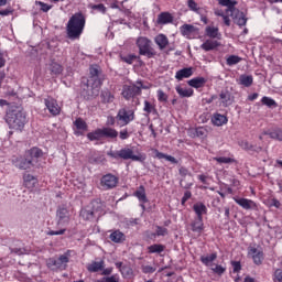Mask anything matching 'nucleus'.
<instances>
[{"label": "nucleus", "mask_w": 282, "mask_h": 282, "mask_svg": "<svg viewBox=\"0 0 282 282\" xmlns=\"http://www.w3.org/2000/svg\"><path fill=\"white\" fill-rule=\"evenodd\" d=\"M273 282H282V269H276L273 273Z\"/></svg>", "instance_id": "56"}, {"label": "nucleus", "mask_w": 282, "mask_h": 282, "mask_svg": "<svg viewBox=\"0 0 282 282\" xmlns=\"http://www.w3.org/2000/svg\"><path fill=\"white\" fill-rule=\"evenodd\" d=\"M130 135H131V133H129V130H127V129H123L119 132L120 140H129Z\"/></svg>", "instance_id": "59"}, {"label": "nucleus", "mask_w": 282, "mask_h": 282, "mask_svg": "<svg viewBox=\"0 0 282 282\" xmlns=\"http://www.w3.org/2000/svg\"><path fill=\"white\" fill-rule=\"evenodd\" d=\"M238 206H241L245 210H254L257 203L248 198H234Z\"/></svg>", "instance_id": "19"}, {"label": "nucleus", "mask_w": 282, "mask_h": 282, "mask_svg": "<svg viewBox=\"0 0 282 282\" xmlns=\"http://www.w3.org/2000/svg\"><path fill=\"white\" fill-rule=\"evenodd\" d=\"M178 174L181 175V177H183L180 182V185L182 186V188H185V189L191 188V186H193V182H186V177L192 178L193 174L188 171V169L184 166L180 167Z\"/></svg>", "instance_id": "18"}, {"label": "nucleus", "mask_w": 282, "mask_h": 282, "mask_svg": "<svg viewBox=\"0 0 282 282\" xmlns=\"http://www.w3.org/2000/svg\"><path fill=\"white\" fill-rule=\"evenodd\" d=\"M67 263H69V256H67V253L57 258H51L47 261V265L52 270H67Z\"/></svg>", "instance_id": "10"}, {"label": "nucleus", "mask_w": 282, "mask_h": 282, "mask_svg": "<svg viewBox=\"0 0 282 282\" xmlns=\"http://www.w3.org/2000/svg\"><path fill=\"white\" fill-rule=\"evenodd\" d=\"M252 83H254L252 75L243 74L238 79V85H242V87H252Z\"/></svg>", "instance_id": "30"}, {"label": "nucleus", "mask_w": 282, "mask_h": 282, "mask_svg": "<svg viewBox=\"0 0 282 282\" xmlns=\"http://www.w3.org/2000/svg\"><path fill=\"white\" fill-rule=\"evenodd\" d=\"M108 155L109 158H112V160H132V162H144L147 160V154H133V150L131 148L110 151L108 152Z\"/></svg>", "instance_id": "5"}, {"label": "nucleus", "mask_w": 282, "mask_h": 282, "mask_svg": "<svg viewBox=\"0 0 282 282\" xmlns=\"http://www.w3.org/2000/svg\"><path fill=\"white\" fill-rule=\"evenodd\" d=\"M218 3L219 6L227 8L226 14H230L236 25L241 28L248 23V18H246V14L235 7L238 3L236 0H218Z\"/></svg>", "instance_id": "3"}, {"label": "nucleus", "mask_w": 282, "mask_h": 282, "mask_svg": "<svg viewBox=\"0 0 282 282\" xmlns=\"http://www.w3.org/2000/svg\"><path fill=\"white\" fill-rule=\"evenodd\" d=\"M248 257L252 258V261L256 265H261L263 263L264 254L262 249L249 247Z\"/></svg>", "instance_id": "13"}, {"label": "nucleus", "mask_w": 282, "mask_h": 282, "mask_svg": "<svg viewBox=\"0 0 282 282\" xmlns=\"http://www.w3.org/2000/svg\"><path fill=\"white\" fill-rule=\"evenodd\" d=\"M142 272H143V274H153V272H155V268H153L151 265H143Z\"/></svg>", "instance_id": "60"}, {"label": "nucleus", "mask_w": 282, "mask_h": 282, "mask_svg": "<svg viewBox=\"0 0 282 282\" xmlns=\"http://www.w3.org/2000/svg\"><path fill=\"white\" fill-rule=\"evenodd\" d=\"M51 72L55 75L58 76V74H63V66L56 62H53L51 64Z\"/></svg>", "instance_id": "45"}, {"label": "nucleus", "mask_w": 282, "mask_h": 282, "mask_svg": "<svg viewBox=\"0 0 282 282\" xmlns=\"http://www.w3.org/2000/svg\"><path fill=\"white\" fill-rule=\"evenodd\" d=\"M164 245H152L148 248L150 254H160L161 252H164Z\"/></svg>", "instance_id": "42"}, {"label": "nucleus", "mask_w": 282, "mask_h": 282, "mask_svg": "<svg viewBox=\"0 0 282 282\" xmlns=\"http://www.w3.org/2000/svg\"><path fill=\"white\" fill-rule=\"evenodd\" d=\"M239 147L243 149V151H253L256 153H261L263 151V148L252 145L250 142L242 140L238 142Z\"/></svg>", "instance_id": "23"}, {"label": "nucleus", "mask_w": 282, "mask_h": 282, "mask_svg": "<svg viewBox=\"0 0 282 282\" xmlns=\"http://www.w3.org/2000/svg\"><path fill=\"white\" fill-rule=\"evenodd\" d=\"M88 140H90L91 142H94V140H100V138H102V130L101 129H97L94 132H89L87 134Z\"/></svg>", "instance_id": "44"}, {"label": "nucleus", "mask_w": 282, "mask_h": 282, "mask_svg": "<svg viewBox=\"0 0 282 282\" xmlns=\"http://www.w3.org/2000/svg\"><path fill=\"white\" fill-rule=\"evenodd\" d=\"M43 158V150L39 148H32L24 152L23 155L11 158V164L20 171H31V169H39L41 159Z\"/></svg>", "instance_id": "1"}, {"label": "nucleus", "mask_w": 282, "mask_h": 282, "mask_svg": "<svg viewBox=\"0 0 282 282\" xmlns=\"http://www.w3.org/2000/svg\"><path fill=\"white\" fill-rule=\"evenodd\" d=\"M35 3L36 6H40V10H42V12H50V10H52V6L45 2L36 1Z\"/></svg>", "instance_id": "53"}, {"label": "nucleus", "mask_w": 282, "mask_h": 282, "mask_svg": "<svg viewBox=\"0 0 282 282\" xmlns=\"http://www.w3.org/2000/svg\"><path fill=\"white\" fill-rule=\"evenodd\" d=\"M189 87H194V89H202L204 85H206V78L204 77H194L187 82Z\"/></svg>", "instance_id": "27"}, {"label": "nucleus", "mask_w": 282, "mask_h": 282, "mask_svg": "<svg viewBox=\"0 0 282 282\" xmlns=\"http://www.w3.org/2000/svg\"><path fill=\"white\" fill-rule=\"evenodd\" d=\"M74 127H76L77 130H75V135H83L85 131H87V122L83 120V118H77L74 121Z\"/></svg>", "instance_id": "21"}, {"label": "nucleus", "mask_w": 282, "mask_h": 282, "mask_svg": "<svg viewBox=\"0 0 282 282\" xmlns=\"http://www.w3.org/2000/svg\"><path fill=\"white\" fill-rule=\"evenodd\" d=\"M175 90L181 98H191L195 94L193 88H182V86H176Z\"/></svg>", "instance_id": "34"}, {"label": "nucleus", "mask_w": 282, "mask_h": 282, "mask_svg": "<svg viewBox=\"0 0 282 282\" xmlns=\"http://www.w3.org/2000/svg\"><path fill=\"white\" fill-rule=\"evenodd\" d=\"M191 197H193V193H191V191H186L184 193V196L181 199L182 206H184V204H186V202H188V199H191Z\"/></svg>", "instance_id": "57"}, {"label": "nucleus", "mask_w": 282, "mask_h": 282, "mask_svg": "<svg viewBox=\"0 0 282 282\" xmlns=\"http://www.w3.org/2000/svg\"><path fill=\"white\" fill-rule=\"evenodd\" d=\"M261 102L262 105H264L265 107H269L270 109L278 107L276 101L270 97H265V96L262 97Z\"/></svg>", "instance_id": "43"}, {"label": "nucleus", "mask_w": 282, "mask_h": 282, "mask_svg": "<svg viewBox=\"0 0 282 282\" xmlns=\"http://www.w3.org/2000/svg\"><path fill=\"white\" fill-rule=\"evenodd\" d=\"M87 80H93L94 83H99V85H102V80H105V75H102V69L100 66L94 64L89 67V78Z\"/></svg>", "instance_id": "11"}, {"label": "nucleus", "mask_w": 282, "mask_h": 282, "mask_svg": "<svg viewBox=\"0 0 282 282\" xmlns=\"http://www.w3.org/2000/svg\"><path fill=\"white\" fill-rule=\"evenodd\" d=\"M57 226L69 224V210L67 207H58L56 210Z\"/></svg>", "instance_id": "17"}, {"label": "nucleus", "mask_w": 282, "mask_h": 282, "mask_svg": "<svg viewBox=\"0 0 282 282\" xmlns=\"http://www.w3.org/2000/svg\"><path fill=\"white\" fill-rule=\"evenodd\" d=\"M221 43H219L217 40H206L202 45L200 50H204V52H213V50H217Z\"/></svg>", "instance_id": "20"}, {"label": "nucleus", "mask_w": 282, "mask_h": 282, "mask_svg": "<svg viewBox=\"0 0 282 282\" xmlns=\"http://www.w3.org/2000/svg\"><path fill=\"white\" fill-rule=\"evenodd\" d=\"M212 271L214 274H218V276H221L226 272V268L223 267L221 264H216L215 267L212 268Z\"/></svg>", "instance_id": "49"}, {"label": "nucleus", "mask_w": 282, "mask_h": 282, "mask_svg": "<svg viewBox=\"0 0 282 282\" xmlns=\"http://www.w3.org/2000/svg\"><path fill=\"white\" fill-rule=\"evenodd\" d=\"M24 184L28 188H34L35 184H36V178L31 175V174H26L24 175Z\"/></svg>", "instance_id": "40"}, {"label": "nucleus", "mask_w": 282, "mask_h": 282, "mask_svg": "<svg viewBox=\"0 0 282 282\" xmlns=\"http://www.w3.org/2000/svg\"><path fill=\"white\" fill-rule=\"evenodd\" d=\"M134 61H138L137 55H128L127 57H124V63H128V65H133Z\"/></svg>", "instance_id": "61"}, {"label": "nucleus", "mask_w": 282, "mask_h": 282, "mask_svg": "<svg viewBox=\"0 0 282 282\" xmlns=\"http://www.w3.org/2000/svg\"><path fill=\"white\" fill-rule=\"evenodd\" d=\"M214 160L218 162V164H232V162H235V160L226 156H217L214 158Z\"/></svg>", "instance_id": "48"}, {"label": "nucleus", "mask_w": 282, "mask_h": 282, "mask_svg": "<svg viewBox=\"0 0 282 282\" xmlns=\"http://www.w3.org/2000/svg\"><path fill=\"white\" fill-rule=\"evenodd\" d=\"M133 195L137 197V199H139L140 204H148L149 198L147 197V189L143 187V185L139 186Z\"/></svg>", "instance_id": "22"}, {"label": "nucleus", "mask_w": 282, "mask_h": 282, "mask_svg": "<svg viewBox=\"0 0 282 282\" xmlns=\"http://www.w3.org/2000/svg\"><path fill=\"white\" fill-rule=\"evenodd\" d=\"M44 104L52 116H58L61 113V106H58V101H56V99L47 97L44 99Z\"/></svg>", "instance_id": "16"}, {"label": "nucleus", "mask_w": 282, "mask_h": 282, "mask_svg": "<svg viewBox=\"0 0 282 282\" xmlns=\"http://www.w3.org/2000/svg\"><path fill=\"white\" fill-rule=\"evenodd\" d=\"M223 20H224L225 25H227V28H230V12H229V14L226 13L224 15Z\"/></svg>", "instance_id": "64"}, {"label": "nucleus", "mask_w": 282, "mask_h": 282, "mask_svg": "<svg viewBox=\"0 0 282 282\" xmlns=\"http://www.w3.org/2000/svg\"><path fill=\"white\" fill-rule=\"evenodd\" d=\"M152 42L151 40H149L148 37H139L137 40V46L139 48V54L141 56H147V58H153V56H155V54H158L155 52V48H153Z\"/></svg>", "instance_id": "7"}, {"label": "nucleus", "mask_w": 282, "mask_h": 282, "mask_svg": "<svg viewBox=\"0 0 282 282\" xmlns=\"http://www.w3.org/2000/svg\"><path fill=\"white\" fill-rule=\"evenodd\" d=\"M85 23H87V19L83 12L74 13L66 24L67 37L70 39V41L80 39L85 30Z\"/></svg>", "instance_id": "2"}, {"label": "nucleus", "mask_w": 282, "mask_h": 282, "mask_svg": "<svg viewBox=\"0 0 282 282\" xmlns=\"http://www.w3.org/2000/svg\"><path fill=\"white\" fill-rule=\"evenodd\" d=\"M212 122L215 124V127H223V124H226L228 122V118L221 113H215L212 117Z\"/></svg>", "instance_id": "32"}, {"label": "nucleus", "mask_w": 282, "mask_h": 282, "mask_svg": "<svg viewBox=\"0 0 282 282\" xmlns=\"http://www.w3.org/2000/svg\"><path fill=\"white\" fill-rule=\"evenodd\" d=\"M101 102L105 105L111 102L113 100V96L111 95V91L109 90H102L100 94Z\"/></svg>", "instance_id": "39"}, {"label": "nucleus", "mask_w": 282, "mask_h": 282, "mask_svg": "<svg viewBox=\"0 0 282 282\" xmlns=\"http://www.w3.org/2000/svg\"><path fill=\"white\" fill-rule=\"evenodd\" d=\"M100 185L106 191H110V188H116V186H118V177L113 174H106L101 177Z\"/></svg>", "instance_id": "14"}, {"label": "nucleus", "mask_w": 282, "mask_h": 282, "mask_svg": "<svg viewBox=\"0 0 282 282\" xmlns=\"http://www.w3.org/2000/svg\"><path fill=\"white\" fill-rule=\"evenodd\" d=\"M219 106L220 107H230L235 102V96L230 90H221L218 95Z\"/></svg>", "instance_id": "12"}, {"label": "nucleus", "mask_w": 282, "mask_h": 282, "mask_svg": "<svg viewBox=\"0 0 282 282\" xmlns=\"http://www.w3.org/2000/svg\"><path fill=\"white\" fill-rule=\"evenodd\" d=\"M6 122L9 124V128L14 131H22L23 127H25V122H28V117L23 110L12 109L7 112Z\"/></svg>", "instance_id": "4"}, {"label": "nucleus", "mask_w": 282, "mask_h": 282, "mask_svg": "<svg viewBox=\"0 0 282 282\" xmlns=\"http://www.w3.org/2000/svg\"><path fill=\"white\" fill-rule=\"evenodd\" d=\"M115 119L118 121L119 127H127V124L135 120V111L121 108Z\"/></svg>", "instance_id": "9"}, {"label": "nucleus", "mask_w": 282, "mask_h": 282, "mask_svg": "<svg viewBox=\"0 0 282 282\" xmlns=\"http://www.w3.org/2000/svg\"><path fill=\"white\" fill-rule=\"evenodd\" d=\"M156 21L160 25H166L167 23H173V15L169 12H162Z\"/></svg>", "instance_id": "33"}, {"label": "nucleus", "mask_w": 282, "mask_h": 282, "mask_svg": "<svg viewBox=\"0 0 282 282\" xmlns=\"http://www.w3.org/2000/svg\"><path fill=\"white\" fill-rule=\"evenodd\" d=\"M89 8L91 10H97V12H101V14H105L107 12V7H105V4H102V3L90 4Z\"/></svg>", "instance_id": "50"}, {"label": "nucleus", "mask_w": 282, "mask_h": 282, "mask_svg": "<svg viewBox=\"0 0 282 282\" xmlns=\"http://www.w3.org/2000/svg\"><path fill=\"white\" fill-rule=\"evenodd\" d=\"M80 217L85 219V221H94V219L100 217L98 210L94 207H84L80 210Z\"/></svg>", "instance_id": "15"}, {"label": "nucleus", "mask_w": 282, "mask_h": 282, "mask_svg": "<svg viewBox=\"0 0 282 282\" xmlns=\"http://www.w3.org/2000/svg\"><path fill=\"white\" fill-rule=\"evenodd\" d=\"M268 135L271 138V140H278L279 142H282V130L276 129L272 132H269Z\"/></svg>", "instance_id": "46"}, {"label": "nucleus", "mask_w": 282, "mask_h": 282, "mask_svg": "<svg viewBox=\"0 0 282 282\" xmlns=\"http://www.w3.org/2000/svg\"><path fill=\"white\" fill-rule=\"evenodd\" d=\"M158 100L159 102H167L169 101V95L164 93V90L159 89L158 90Z\"/></svg>", "instance_id": "51"}, {"label": "nucleus", "mask_w": 282, "mask_h": 282, "mask_svg": "<svg viewBox=\"0 0 282 282\" xmlns=\"http://www.w3.org/2000/svg\"><path fill=\"white\" fill-rule=\"evenodd\" d=\"M143 111H145V113H153V111H155V106L151 105V102L145 100Z\"/></svg>", "instance_id": "52"}, {"label": "nucleus", "mask_w": 282, "mask_h": 282, "mask_svg": "<svg viewBox=\"0 0 282 282\" xmlns=\"http://www.w3.org/2000/svg\"><path fill=\"white\" fill-rule=\"evenodd\" d=\"M110 240L113 241V243H122L124 241V234L120 230H115L112 234H110Z\"/></svg>", "instance_id": "36"}, {"label": "nucleus", "mask_w": 282, "mask_h": 282, "mask_svg": "<svg viewBox=\"0 0 282 282\" xmlns=\"http://www.w3.org/2000/svg\"><path fill=\"white\" fill-rule=\"evenodd\" d=\"M187 7L189 8V10H192L193 12H197L199 13V8L197 7V2H195V0H188L187 1Z\"/></svg>", "instance_id": "54"}, {"label": "nucleus", "mask_w": 282, "mask_h": 282, "mask_svg": "<svg viewBox=\"0 0 282 282\" xmlns=\"http://www.w3.org/2000/svg\"><path fill=\"white\" fill-rule=\"evenodd\" d=\"M101 86L102 84H100L97 80L93 82L90 79L83 77L80 96H83L85 100H91L93 98H96L98 94H100Z\"/></svg>", "instance_id": "6"}, {"label": "nucleus", "mask_w": 282, "mask_h": 282, "mask_svg": "<svg viewBox=\"0 0 282 282\" xmlns=\"http://www.w3.org/2000/svg\"><path fill=\"white\" fill-rule=\"evenodd\" d=\"M191 76H193V67L180 69L175 74L176 80H184V78H191Z\"/></svg>", "instance_id": "24"}, {"label": "nucleus", "mask_w": 282, "mask_h": 282, "mask_svg": "<svg viewBox=\"0 0 282 282\" xmlns=\"http://www.w3.org/2000/svg\"><path fill=\"white\" fill-rule=\"evenodd\" d=\"M67 229H61V230H48L46 231V235H48L50 237H53V235H65Z\"/></svg>", "instance_id": "63"}, {"label": "nucleus", "mask_w": 282, "mask_h": 282, "mask_svg": "<svg viewBox=\"0 0 282 282\" xmlns=\"http://www.w3.org/2000/svg\"><path fill=\"white\" fill-rule=\"evenodd\" d=\"M193 232H202L204 230V218L196 217L192 223Z\"/></svg>", "instance_id": "35"}, {"label": "nucleus", "mask_w": 282, "mask_h": 282, "mask_svg": "<svg viewBox=\"0 0 282 282\" xmlns=\"http://www.w3.org/2000/svg\"><path fill=\"white\" fill-rule=\"evenodd\" d=\"M231 265L234 268V272L237 273V272H241V262L239 261H232L231 262Z\"/></svg>", "instance_id": "62"}, {"label": "nucleus", "mask_w": 282, "mask_h": 282, "mask_svg": "<svg viewBox=\"0 0 282 282\" xmlns=\"http://www.w3.org/2000/svg\"><path fill=\"white\" fill-rule=\"evenodd\" d=\"M88 272H102L105 270V260L93 261L87 265Z\"/></svg>", "instance_id": "25"}, {"label": "nucleus", "mask_w": 282, "mask_h": 282, "mask_svg": "<svg viewBox=\"0 0 282 282\" xmlns=\"http://www.w3.org/2000/svg\"><path fill=\"white\" fill-rule=\"evenodd\" d=\"M180 31L183 36H191V34H193V32H195V26L192 24H183L180 28Z\"/></svg>", "instance_id": "38"}, {"label": "nucleus", "mask_w": 282, "mask_h": 282, "mask_svg": "<svg viewBox=\"0 0 282 282\" xmlns=\"http://www.w3.org/2000/svg\"><path fill=\"white\" fill-rule=\"evenodd\" d=\"M153 151L158 160H166L167 162H171V164H178L177 159H175L174 156L165 154L163 152H159L158 149H154Z\"/></svg>", "instance_id": "29"}, {"label": "nucleus", "mask_w": 282, "mask_h": 282, "mask_svg": "<svg viewBox=\"0 0 282 282\" xmlns=\"http://www.w3.org/2000/svg\"><path fill=\"white\" fill-rule=\"evenodd\" d=\"M217 259V252L212 253L210 256H202L200 261L204 265H210L213 261Z\"/></svg>", "instance_id": "41"}, {"label": "nucleus", "mask_w": 282, "mask_h": 282, "mask_svg": "<svg viewBox=\"0 0 282 282\" xmlns=\"http://www.w3.org/2000/svg\"><path fill=\"white\" fill-rule=\"evenodd\" d=\"M154 42L159 46V50H166V46L169 45V37L164 34H159L155 36Z\"/></svg>", "instance_id": "31"}, {"label": "nucleus", "mask_w": 282, "mask_h": 282, "mask_svg": "<svg viewBox=\"0 0 282 282\" xmlns=\"http://www.w3.org/2000/svg\"><path fill=\"white\" fill-rule=\"evenodd\" d=\"M156 235L158 237H166V235H169V229L158 226L156 227Z\"/></svg>", "instance_id": "55"}, {"label": "nucleus", "mask_w": 282, "mask_h": 282, "mask_svg": "<svg viewBox=\"0 0 282 282\" xmlns=\"http://www.w3.org/2000/svg\"><path fill=\"white\" fill-rule=\"evenodd\" d=\"M193 210L196 213V217L204 218L203 215H206L208 213V208H206V205L204 203H196L193 205Z\"/></svg>", "instance_id": "28"}, {"label": "nucleus", "mask_w": 282, "mask_h": 282, "mask_svg": "<svg viewBox=\"0 0 282 282\" xmlns=\"http://www.w3.org/2000/svg\"><path fill=\"white\" fill-rule=\"evenodd\" d=\"M11 253L13 254H18L19 257H21V254H25L26 250L25 248H11Z\"/></svg>", "instance_id": "58"}, {"label": "nucleus", "mask_w": 282, "mask_h": 282, "mask_svg": "<svg viewBox=\"0 0 282 282\" xmlns=\"http://www.w3.org/2000/svg\"><path fill=\"white\" fill-rule=\"evenodd\" d=\"M137 85H123L121 95L126 100H131V98L140 96L142 94V89H145L144 85H142V82H137Z\"/></svg>", "instance_id": "8"}, {"label": "nucleus", "mask_w": 282, "mask_h": 282, "mask_svg": "<svg viewBox=\"0 0 282 282\" xmlns=\"http://www.w3.org/2000/svg\"><path fill=\"white\" fill-rule=\"evenodd\" d=\"M238 63H241V57L238 55H230L227 58V65H229V67H232V65H238Z\"/></svg>", "instance_id": "47"}, {"label": "nucleus", "mask_w": 282, "mask_h": 282, "mask_svg": "<svg viewBox=\"0 0 282 282\" xmlns=\"http://www.w3.org/2000/svg\"><path fill=\"white\" fill-rule=\"evenodd\" d=\"M205 34L209 39H217L218 41H220L221 39V33H219V28H216V26H206Z\"/></svg>", "instance_id": "26"}, {"label": "nucleus", "mask_w": 282, "mask_h": 282, "mask_svg": "<svg viewBox=\"0 0 282 282\" xmlns=\"http://www.w3.org/2000/svg\"><path fill=\"white\" fill-rule=\"evenodd\" d=\"M101 137L115 139L118 138V132L113 128H104L101 129Z\"/></svg>", "instance_id": "37"}]
</instances>
